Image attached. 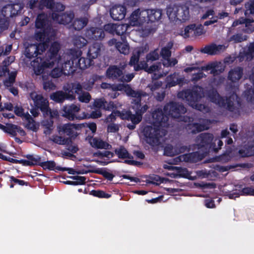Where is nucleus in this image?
<instances>
[{
	"label": "nucleus",
	"mask_w": 254,
	"mask_h": 254,
	"mask_svg": "<svg viewBox=\"0 0 254 254\" xmlns=\"http://www.w3.org/2000/svg\"><path fill=\"white\" fill-rule=\"evenodd\" d=\"M88 19L84 17L75 18L71 24L72 27L75 30L79 31L83 28L88 23Z\"/></svg>",
	"instance_id": "obj_26"
},
{
	"label": "nucleus",
	"mask_w": 254,
	"mask_h": 254,
	"mask_svg": "<svg viewBox=\"0 0 254 254\" xmlns=\"http://www.w3.org/2000/svg\"><path fill=\"white\" fill-rule=\"evenodd\" d=\"M149 21L154 22L159 20L162 15V11L160 9H149Z\"/></svg>",
	"instance_id": "obj_29"
},
{
	"label": "nucleus",
	"mask_w": 254,
	"mask_h": 254,
	"mask_svg": "<svg viewBox=\"0 0 254 254\" xmlns=\"http://www.w3.org/2000/svg\"><path fill=\"white\" fill-rule=\"evenodd\" d=\"M68 91H57L50 95V99L58 103H62L66 99L73 100V96Z\"/></svg>",
	"instance_id": "obj_19"
},
{
	"label": "nucleus",
	"mask_w": 254,
	"mask_h": 254,
	"mask_svg": "<svg viewBox=\"0 0 254 254\" xmlns=\"http://www.w3.org/2000/svg\"><path fill=\"white\" fill-rule=\"evenodd\" d=\"M10 181L11 184L10 185V188H13L15 184H18L20 186H28L29 183L27 182H25L24 180H19L13 176H9Z\"/></svg>",
	"instance_id": "obj_46"
},
{
	"label": "nucleus",
	"mask_w": 254,
	"mask_h": 254,
	"mask_svg": "<svg viewBox=\"0 0 254 254\" xmlns=\"http://www.w3.org/2000/svg\"><path fill=\"white\" fill-rule=\"evenodd\" d=\"M193 35L194 37L200 36L205 33L204 27L201 24H196L193 28Z\"/></svg>",
	"instance_id": "obj_45"
},
{
	"label": "nucleus",
	"mask_w": 254,
	"mask_h": 254,
	"mask_svg": "<svg viewBox=\"0 0 254 254\" xmlns=\"http://www.w3.org/2000/svg\"><path fill=\"white\" fill-rule=\"evenodd\" d=\"M25 157L27 158V160L23 159L24 166H40L41 161V158L39 156L37 155L35 156L33 155L28 154Z\"/></svg>",
	"instance_id": "obj_24"
},
{
	"label": "nucleus",
	"mask_w": 254,
	"mask_h": 254,
	"mask_svg": "<svg viewBox=\"0 0 254 254\" xmlns=\"http://www.w3.org/2000/svg\"><path fill=\"white\" fill-rule=\"evenodd\" d=\"M195 26V23L190 24L186 26L184 30H181L180 35L184 38L194 37L193 35V28Z\"/></svg>",
	"instance_id": "obj_34"
},
{
	"label": "nucleus",
	"mask_w": 254,
	"mask_h": 254,
	"mask_svg": "<svg viewBox=\"0 0 254 254\" xmlns=\"http://www.w3.org/2000/svg\"><path fill=\"white\" fill-rule=\"evenodd\" d=\"M82 127L83 126L82 124L68 123L63 125L59 127V133L67 136L68 138L65 139L63 138L61 136H59L58 138L60 139V142H58V141L56 140H54V141L60 144H65L68 140L71 141L72 139H74L77 136L78 134L77 130L81 129Z\"/></svg>",
	"instance_id": "obj_8"
},
{
	"label": "nucleus",
	"mask_w": 254,
	"mask_h": 254,
	"mask_svg": "<svg viewBox=\"0 0 254 254\" xmlns=\"http://www.w3.org/2000/svg\"><path fill=\"white\" fill-rule=\"evenodd\" d=\"M223 145V142L219 138H216L213 141V148L214 149H211L212 153H217L220 150Z\"/></svg>",
	"instance_id": "obj_57"
},
{
	"label": "nucleus",
	"mask_w": 254,
	"mask_h": 254,
	"mask_svg": "<svg viewBox=\"0 0 254 254\" xmlns=\"http://www.w3.org/2000/svg\"><path fill=\"white\" fill-rule=\"evenodd\" d=\"M204 97V89L198 85H194L191 88L183 90L178 93L179 98L185 99L192 107Z\"/></svg>",
	"instance_id": "obj_6"
},
{
	"label": "nucleus",
	"mask_w": 254,
	"mask_h": 254,
	"mask_svg": "<svg viewBox=\"0 0 254 254\" xmlns=\"http://www.w3.org/2000/svg\"><path fill=\"white\" fill-rule=\"evenodd\" d=\"M128 151L123 146H121L115 150V153L120 159H126V157H128Z\"/></svg>",
	"instance_id": "obj_43"
},
{
	"label": "nucleus",
	"mask_w": 254,
	"mask_h": 254,
	"mask_svg": "<svg viewBox=\"0 0 254 254\" xmlns=\"http://www.w3.org/2000/svg\"><path fill=\"white\" fill-rule=\"evenodd\" d=\"M225 50V46L223 45H217L215 44H211L201 48L200 51L202 53L209 55H215L223 52Z\"/></svg>",
	"instance_id": "obj_18"
},
{
	"label": "nucleus",
	"mask_w": 254,
	"mask_h": 254,
	"mask_svg": "<svg viewBox=\"0 0 254 254\" xmlns=\"http://www.w3.org/2000/svg\"><path fill=\"white\" fill-rule=\"evenodd\" d=\"M35 27L40 29L35 35L36 40L39 42L49 41L52 35L53 28L46 14L43 13L38 15L35 21Z\"/></svg>",
	"instance_id": "obj_5"
},
{
	"label": "nucleus",
	"mask_w": 254,
	"mask_h": 254,
	"mask_svg": "<svg viewBox=\"0 0 254 254\" xmlns=\"http://www.w3.org/2000/svg\"><path fill=\"white\" fill-rule=\"evenodd\" d=\"M95 173L102 175L105 179L111 181L113 180L115 176L111 173L108 172L105 169H100L96 170L94 171Z\"/></svg>",
	"instance_id": "obj_47"
},
{
	"label": "nucleus",
	"mask_w": 254,
	"mask_h": 254,
	"mask_svg": "<svg viewBox=\"0 0 254 254\" xmlns=\"http://www.w3.org/2000/svg\"><path fill=\"white\" fill-rule=\"evenodd\" d=\"M82 52L80 50L70 49L69 55L66 61L64 63L63 68L67 70L66 74H73L77 68L85 69L93 64V61L89 58L80 57Z\"/></svg>",
	"instance_id": "obj_3"
},
{
	"label": "nucleus",
	"mask_w": 254,
	"mask_h": 254,
	"mask_svg": "<svg viewBox=\"0 0 254 254\" xmlns=\"http://www.w3.org/2000/svg\"><path fill=\"white\" fill-rule=\"evenodd\" d=\"M52 18L53 20L59 23L66 25L69 24L74 18V14L73 11L65 12L61 14L57 13H52Z\"/></svg>",
	"instance_id": "obj_13"
},
{
	"label": "nucleus",
	"mask_w": 254,
	"mask_h": 254,
	"mask_svg": "<svg viewBox=\"0 0 254 254\" xmlns=\"http://www.w3.org/2000/svg\"><path fill=\"white\" fill-rule=\"evenodd\" d=\"M142 117L138 115L137 113L135 112V114H130V117L129 118V121L131 122V124H128L127 125V127L130 129L133 130L135 128L136 125L139 124L142 120Z\"/></svg>",
	"instance_id": "obj_28"
},
{
	"label": "nucleus",
	"mask_w": 254,
	"mask_h": 254,
	"mask_svg": "<svg viewBox=\"0 0 254 254\" xmlns=\"http://www.w3.org/2000/svg\"><path fill=\"white\" fill-rule=\"evenodd\" d=\"M139 8L132 12L129 17L130 24L135 26L140 24V17L138 15Z\"/></svg>",
	"instance_id": "obj_38"
},
{
	"label": "nucleus",
	"mask_w": 254,
	"mask_h": 254,
	"mask_svg": "<svg viewBox=\"0 0 254 254\" xmlns=\"http://www.w3.org/2000/svg\"><path fill=\"white\" fill-rule=\"evenodd\" d=\"M214 136L210 133H201L196 138V146L197 149L207 154L211 152L213 148Z\"/></svg>",
	"instance_id": "obj_9"
},
{
	"label": "nucleus",
	"mask_w": 254,
	"mask_h": 254,
	"mask_svg": "<svg viewBox=\"0 0 254 254\" xmlns=\"http://www.w3.org/2000/svg\"><path fill=\"white\" fill-rule=\"evenodd\" d=\"M64 64L62 65V68L60 69L58 67L54 68L51 72V76L53 78H58L60 77L62 74V71H64V73L66 74L67 70H65L63 68ZM67 75H68L67 74Z\"/></svg>",
	"instance_id": "obj_54"
},
{
	"label": "nucleus",
	"mask_w": 254,
	"mask_h": 254,
	"mask_svg": "<svg viewBox=\"0 0 254 254\" xmlns=\"http://www.w3.org/2000/svg\"><path fill=\"white\" fill-rule=\"evenodd\" d=\"M173 43L169 42L166 47L162 48L160 54L164 59H169L171 56V49L172 48Z\"/></svg>",
	"instance_id": "obj_37"
},
{
	"label": "nucleus",
	"mask_w": 254,
	"mask_h": 254,
	"mask_svg": "<svg viewBox=\"0 0 254 254\" xmlns=\"http://www.w3.org/2000/svg\"><path fill=\"white\" fill-rule=\"evenodd\" d=\"M90 194L99 198H108L111 195L106 193L104 191L101 190H92L90 191Z\"/></svg>",
	"instance_id": "obj_48"
},
{
	"label": "nucleus",
	"mask_w": 254,
	"mask_h": 254,
	"mask_svg": "<svg viewBox=\"0 0 254 254\" xmlns=\"http://www.w3.org/2000/svg\"><path fill=\"white\" fill-rule=\"evenodd\" d=\"M132 109H134L135 112L137 113L138 115L142 117L143 114L145 113L148 109V106L146 104L141 106L140 103H139V105L137 104L133 105Z\"/></svg>",
	"instance_id": "obj_44"
},
{
	"label": "nucleus",
	"mask_w": 254,
	"mask_h": 254,
	"mask_svg": "<svg viewBox=\"0 0 254 254\" xmlns=\"http://www.w3.org/2000/svg\"><path fill=\"white\" fill-rule=\"evenodd\" d=\"M159 56L156 51L154 50L147 54L146 59L147 62L155 61L159 59Z\"/></svg>",
	"instance_id": "obj_61"
},
{
	"label": "nucleus",
	"mask_w": 254,
	"mask_h": 254,
	"mask_svg": "<svg viewBox=\"0 0 254 254\" xmlns=\"http://www.w3.org/2000/svg\"><path fill=\"white\" fill-rule=\"evenodd\" d=\"M82 87L80 83H72L70 86H69L65 91H68V93H71L70 95L73 96V99L75 98V94H79L82 92Z\"/></svg>",
	"instance_id": "obj_30"
},
{
	"label": "nucleus",
	"mask_w": 254,
	"mask_h": 254,
	"mask_svg": "<svg viewBox=\"0 0 254 254\" xmlns=\"http://www.w3.org/2000/svg\"><path fill=\"white\" fill-rule=\"evenodd\" d=\"M138 15L141 22H149V9H143L141 11L139 9Z\"/></svg>",
	"instance_id": "obj_58"
},
{
	"label": "nucleus",
	"mask_w": 254,
	"mask_h": 254,
	"mask_svg": "<svg viewBox=\"0 0 254 254\" xmlns=\"http://www.w3.org/2000/svg\"><path fill=\"white\" fill-rule=\"evenodd\" d=\"M11 9L12 6H11V4H7L2 7L1 11V14L5 18L8 19L11 17Z\"/></svg>",
	"instance_id": "obj_49"
},
{
	"label": "nucleus",
	"mask_w": 254,
	"mask_h": 254,
	"mask_svg": "<svg viewBox=\"0 0 254 254\" xmlns=\"http://www.w3.org/2000/svg\"><path fill=\"white\" fill-rule=\"evenodd\" d=\"M250 79L252 81L254 88H250L245 91V96L247 100L251 102H254V72L250 76Z\"/></svg>",
	"instance_id": "obj_32"
},
{
	"label": "nucleus",
	"mask_w": 254,
	"mask_h": 254,
	"mask_svg": "<svg viewBox=\"0 0 254 254\" xmlns=\"http://www.w3.org/2000/svg\"><path fill=\"white\" fill-rule=\"evenodd\" d=\"M177 153L174 150L173 146L171 144H168L164 149V155L167 156H174Z\"/></svg>",
	"instance_id": "obj_55"
},
{
	"label": "nucleus",
	"mask_w": 254,
	"mask_h": 254,
	"mask_svg": "<svg viewBox=\"0 0 254 254\" xmlns=\"http://www.w3.org/2000/svg\"><path fill=\"white\" fill-rule=\"evenodd\" d=\"M40 42L39 44H28L25 48L24 52L25 57L30 60L36 57L31 62V64L35 73L37 75L43 73L46 68H53L61 60V56L58 54L61 46L58 42L52 43L45 58L37 57L38 55H42L48 46L49 41Z\"/></svg>",
	"instance_id": "obj_1"
},
{
	"label": "nucleus",
	"mask_w": 254,
	"mask_h": 254,
	"mask_svg": "<svg viewBox=\"0 0 254 254\" xmlns=\"http://www.w3.org/2000/svg\"><path fill=\"white\" fill-rule=\"evenodd\" d=\"M145 49L143 47H140L138 49L134 50L132 54V56L130 57L129 65L130 66H133L134 69L135 71H139L143 69V66L142 64V66H140L138 64L139 58L141 54H143L144 52Z\"/></svg>",
	"instance_id": "obj_15"
},
{
	"label": "nucleus",
	"mask_w": 254,
	"mask_h": 254,
	"mask_svg": "<svg viewBox=\"0 0 254 254\" xmlns=\"http://www.w3.org/2000/svg\"><path fill=\"white\" fill-rule=\"evenodd\" d=\"M174 169L176 172V174H172L174 177H179L187 179L190 178V174L187 168L180 167H174Z\"/></svg>",
	"instance_id": "obj_31"
},
{
	"label": "nucleus",
	"mask_w": 254,
	"mask_h": 254,
	"mask_svg": "<svg viewBox=\"0 0 254 254\" xmlns=\"http://www.w3.org/2000/svg\"><path fill=\"white\" fill-rule=\"evenodd\" d=\"M101 52V46L98 43H94L89 47L87 57L92 60L98 57Z\"/></svg>",
	"instance_id": "obj_25"
},
{
	"label": "nucleus",
	"mask_w": 254,
	"mask_h": 254,
	"mask_svg": "<svg viewBox=\"0 0 254 254\" xmlns=\"http://www.w3.org/2000/svg\"><path fill=\"white\" fill-rule=\"evenodd\" d=\"M165 113L168 114L169 118L178 119L180 117L183 118L182 121L185 122L190 123L193 121V118L189 117H182V114H184L187 109L182 103L176 102H170L166 104L163 108Z\"/></svg>",
	"instance_id": "obj_7"
},
{
	"label": "nucleus",
	"mask_w": 254,
	"mask_h": 254,
	"mask_svg": "<svg viewBox=\"0 0 254 254\" xmlns=\"http://www.w3.org/2000/svg\"><path fill=\"white\" fill-rule=\"evenodd\" d=\"M127 8L125 6L121 4L115 5L110 10L111 17L115 20L123 19L126 14Z\"/></svg>",
	"instance_id": "obj_17"
},
{
	"label": "nucleus",
	"mask_w": 254,
	"mask_h": 254,
	"mask_svg": "<svg viewBox=\"0 0 254 254\" xmlns=\"http://www.w3.org/2000/svg\"><path fill=\"white\" fill-rule=\"evenodd\" d=\"M17 125L11 123L6 124V128L5 133L10 135L12 137L16 136L17 135Z\"/></svg>",
	"instance_id": "obj_41"
},
{
	"label": "nucleus",
	"mask_w": 254,
	"mask_h": 254,
	"mask_svg": "<svg viewBox=\"0 0 254 254\" xmlns=\"http://www.w3.org/2000/svg\"><path fill=\"white\" fill-rule=\"evenodd\" d=\"M125 68V65L122 67H118L117 65H111L106 70V76L113 80H118L120 81L123 70Z\"/></svg>",
	"instance_id": "obj_16"
},
{
	"label": "nucleus",
	"mask_w": 254,
	"mask_h": 254,
	"mask_svg": "<svg viewBox=\"0 0 254 254\" xmlns=\"http://www.w3.org/2000/svg\"><path fill=\"white\" fill-rule=\"evenodd\" d=\"M90 144L93 147L98 149H103L106 147V143L97 138H93L90 141Z\"/></svg>",
	"instance_id": "obj_40"
},
{
	"label": "nucleus",
	"mask_w": 254,
	"mask_h": 254,
	"mask_svg": "<svg viewBox=\"0 0 254 254\" xmlns=\"http://www.w3.org/2000/svg\"><path fill=\"white\" fill-rule=\"evenodd\" d=\"M54 0H41L39 3L40 9H43L44 7L51 9L53 7Z\"/></svg>",
	"instance_id": "obj_56"
},
{
	"label": "nucleus",
	"mask_w": 254,
	"mask_h": 254,
	"mask_svg": "<svg viewBox=\"0 0 254 254\" xmlns=\"http://www.w3.org/2000/svg\"><path fill=\"white\" fill-rule=\"evenodd\" d=\"M29 96L33 101L35 107L39 108L44 116H48L51 114V110L49 107L48 99L42 94H38L35 91L31 92Z\"/></svg>",
	"instance_id": "obj_10"
},
{
	"label": "nucleus",
	"mask_w": 254,
	"mask_h": 254,
	"mask_svg": "<svg viewBox=\"0 0 254 254\" xmlns=\"http://www.w3.org/2000/svg\"><path fill=\"white\" fill-rule=\"evenodd\" d=\"M73 42L75 47L80 49L87 44V41L82 36H77L73 39Z\"/></svg>",
	"instance_id": "obj_39"
},
{
	"label": "nucleus",
	"mask_w": 254,
	"mask_h": 254,
	"mask_svg": "<svg viewBox=\"0 0 254 254\" xmlns=\"http://www.w3.org/2000/svg\"><path fill=\"white\" fill-rule=\"evenodd\" d=\"M56 85L54 82L51 80H44L43 82V89L47 91H50V90L55 89Z\"/></svg>",
	"instance_id": "obj_60"
},
{
	"label": "nucleus",
	"mask_w": 254,
	"mask_h": 254,
	"mask_svg": "<svg viewBox=\"0 0 254 254\" xmlns=\"http://www.w3.org/2000/svg\"><path fill=\"white\" fill-rule=\"evenodd\" d=\"M154 126L145 127L143 129V133L146 142L151 146L158 145L160 138L166 134V130L161 129L160 127H165L168 125L169 117L167 113L161 108L155 109L152 114Z\"/></svg>",
	"instance_id": "obj_2"
},
{
	"label": "nucleus",
	"mask_w": 254,
	"mask_h": 254,
	"mask_svg": "<svg viewBox=\"0 0 254 254\" xmlns=\"http://www.w3.org/2000/svg\"><path fill=\"white\" fill-rule=\"evenodd\" d=\"M175 75H170L167 77L168 82L167 85L169 87H173L177 85L178 84H180L183 81L182 78H177V80L174 79Z\"/></svg>",
	"instance_id": "obj_53"
},
{
	"label": "nucleus",
	"mask_w": 254,
	"mask_h": 254,
	"mask_svg": "<svg viewBox=\"0 0 254 254\" xmlns=\"http://www.w3.org/2000/svg\"><path fill=\"white\" fill-rule=\"evenodd\" d=\"M80 106L71 104V105H65L63 107V116L70 121L75 120H81L87 118L86 115L83 116L78 115L80 112Z\"/></svg>",
	"instance_id": "obj_11"
},
{
	"label": "nucleus",
	"mask_w": 254,
	"mask_h": 254,
	"mask_svg": "<svg viewBox=\"0 0 254 254\" xmlns=\"http://www.w3.org/2000/svg\"><path fill=\"white\" fill-rule=\"evenodd\" d=\"M174 14L177 20L186 22L190 18L189 7L186 4L178 5L174 8Z\"/></svg>",
	"instance_id": "obj_14"
},
{
	"label": "nucleus",
	"mask_w": 254,
	"mask_h": 254,
	"mask_svg": "<svg viewBox=\"0 0 254 254\" xmlns=\"http://www.w3.org/2000/svg\"><path fill=\"white\" fill-rule=\"evenodd\" d=\"M218 65L217 64L214 63H212L208 64L205 66H203L202 67V70H211V73L213 74L214 75H217L222 72L223 69L221 68L220 69H218Z\"/></svg>",
	"instance_id": "obj_33"
},
{
	"label": "nucleus",
	"mask_w": 254,
	"mask_h": 254,
	"mask_svg": "<svg viewBox=\"0 0 254 254\" xmlns=\"http://www.w3.org/2000/svg\"><path fill=\"white\" fill-rule=\"evenodd\" d=\"M125 91L127 96L134 98V99H132V101H131L132 105L134 104L139 105V103H140L141 100V97L142 96L141 91H135L128 85L126 87Z\"/></svg>",
	"instance_id": "obj_22"
},
{
	"label": "nucleus",
	"mask_w": 254,
	"mask_h": 254,
	"mask_svg": "<svg viewBox=\"0 0 254 254\" xmlns=\"http://www.w3.org/2000/svg\"><path fill=\"white\" fill-rule=\"evenodd\" d=\"M210 102L218 105L219 107L225 108L231 112H239V109L235 105L234 102L238 97L236 94H232L229 97L221 96L216 89L210 87L204 89V97Z\"/></svg>",
	"instance_id": "obj_4"
},
{
	"label": "nucleus",
	"mask_w": 254,
	"mask_h": 254,
	"mask_svg": "<svg viewBox=\"0 0 254 254\" xmlns=\"http://www.w3.org/2000/svg\"><path fill=\"white\" fill-rule=\"evenodd\" d=\"M84 35L89 40L95 41H101L105 36L104 30L102 28L97 27L86 28Z\"/></svg>",
	"instance_id": "obj_12"
},
{
	"label": "nucleus",
	"mask_w": 254,
	"mask_h": 254,
	"mask_svg": "<svg viewBox=\"0 0 254 254\" xmlns=\"http://www.w3.org/2000/svg\"><path fill=\"white\" fill-rule=\"evenodd\" d=\"M117 49L120 53L124 55H127L129 53V47L127 42L123 43L121 42H118V44H117Z\"/></svg>",
	"instance_id": "obj_42"
},
{
	"label": "nucleus",
	"mask_w": 254,
	"mask_h": 254,
	"mask_svg": "<svg viewBox=\"0 0 254 254\" xmlns=\"http://www.w3.org/2000/svg\"><path fill=\"white\" fill-rule=\"evenodd\" d=\"M69 178L75 180V181H74L75 183H76L75 186L82 185L86 183V178L85 177L73 176H69Z\"/></svg>",
	"instance_id": "obj_59"
},
{
	"label": "nucleus",
	"mask_w": 254,
	"mask_h": 254,
	"mask_svg": "<svg viewBox=\"0 0 254 254\" xmlns=\"http://www.w3.org/2000/svg\"><path fill=\"white\" fill-rule=\"evenodd\" d=\"M105 103V99H97L94 100L93 106L97 109H104V104Z\"/></svg>",
	"instance_id": "obj_64"
},
{
	"label": "nucleus",
	"mask_w": 254,
	"mask_h": 254,
	"mask_svg": "<svg viewBox=\"0 0 254 254\" xmlns=\"http://www.w3.org/2000/svg\"><path fill=\"white\" fill-rule=\"evenodd\" d=\"M143 66V69H144L145 71L149 73H151L154 71L158 70L160 68L161 64L160 63H158V64H154L148 67L146 63H144Z\"/></svg>",
	"instance_id": "obj_50"
},
{
	"label": "nucleus",
	"mask_w": 254,
	"mask_h": 254,
	"mask_svg": "<svg viewBox=\"0 0 254 254\" xmlns=\"http://www.w3.org/2000/svg\"><path fill=\"white\" fill-rule=\"evenodd\" d=\"M239 153L242 157L254 155V145L246 144L239 150Z\"/></svg>",
	"instance_id": "obj_27"
},
{
	"label": "nucleus",
	"mask_w": 254,
	"mask_h": 254,
	"mask_svg": "<svg viewBox=\"0 0 254 254\" xmlns=\"http://www.w3.org/2000/svg\"><path fill=\"white\" fill-rule=\"evenodd\" d=\"M246 10L245 15L247 16L250 14H254V0L251 1L250 3L246 4Z\"/></svg>",
	"instance_id": "obj_62"
},
{
	"label": "nucleus",
	"mask_w": 254,
	"mask_h": 254,
	"mask_svg": "<svg viewBox=\"0 0 254 254\" xmlns=\"http://www.w3.org/2000/svg\"><path fill=\"white\" fill-rule=\"evenodd\" d=\"M207 154L203 152L195 151L191 153H186L183 155V160L187 162L196 163L202 160Z\"/></svg>",
	"instance_id": "obj_20"
},
{
	"label": "nucleus",
	"mask_w": 254,
	"mask_h": 254,
	"mask_svg": "<svg viewBox=\"0 0 254 254\" xmlns=\"http://www.w3.org/2000/svg\"><path fill=\"white\" fill-rule=\"evenodd\" d=\"M243 75V68L241 66H236L229 71L228 79L231 82L235 83L238 81L242 77Z\"/></svg>",
	"instance_id": "obj_21"
},
{
	"label": "nucleus",
	"mask_w": 254,
	"mask_h": 254,
	"mask_svg": "<svg viewBox=\"0 0 254 254\" xmlns=\"http://www.w3.org/2000/svg\"><path fill=\"white\" fill-rule=\"evenodd\" d=\"M40 166L42 167L44 170H53L56 172L59 171V170H56L57 166H56V163L54 161H41Z\"/></svg>",
	"instance_id": "obj_36"
},
{
	"label": "nucleus",
	"mask_w": 254,
	"mask_h": 254,
	"mask_svg": "<svg viewBox=\"0 0 254 254\" xmlns=\"http://www.w3.org/2000/svg\"><path fill=\"white\" fill-rule=\"evenodd\" d=\"M65 9V6L63 4L60 2H54L53 4V6L50 9L52 11V13H62V12L64 11Z\"/></svg>",
	"instance_id": "obj_51"
},
{
	"label": "nucleus",
	"mask_w": 254,
	"mask_h": 254,
	"mask_svg": "<svg viewBox=\"0 0 254 254\" xmlns=\"http://www.w3.org/2000/svg\"><path fill=\"white\" fill-rule=\"evenodd\" d=\"M205 129V125L196 123H189L186 127L188 132L193 134L203 131Z\"/></svg>",
	"instance_id": "obj_23"
},
{
	"label": "nucleus",
	"mask_w": 254,
	"mask_h": 254,
	"mask_svg": "<svg viewBox=\"0 0 254 254\" xmlns=\"http://www.w3.org/2000/svg\"><path fill=\"white\" fill-rule=\"evenodd\" d=\"M116 34L121 36L123 42H125L126 40L125 34L127 30V26L125 24H116Z\"/></svg>",
	"instance_id": "obj_35"
},
{
	"label": "nucleus",
	"mask_w": 254,
	"mask_h": 254,
	"mask_svg": "<svg viewBox=\"0 0 254 254\" xmlns=\"http://www.w3.org/2000/svg\"><path fill=\"white\" fill-rule=\"evenodd\" d=\"M10 4L11 6H12L11 17L17 15L20 12L23 8V6L19 3H15Z\"/></svg>",
	"instance_id": "obj_52"
},
{
	"label": "nucleus",
	"mask_w": 254,
	"mask_h": 254,
	"mask_svg": "<svg viewBox=\"0 0 254 254\" xmlns=\"http://www.w3.org/2000/svg\"><path fill=\"white\" fill-rule=\"evenodd\" d=\"M116 24L108 23L105 24L104 26V30L111 34H116Z\"/></svg>",
	"instance_id": "obj_63"
}]
</instances>
